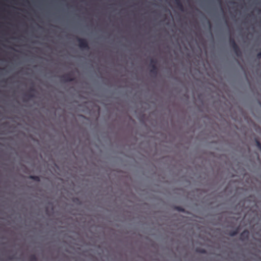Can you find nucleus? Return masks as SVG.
I'll return each mask as SVG.
<instances>
[{"instance_id":"1","label":"nucleus","mask_w":261,"mask_h":261,"mask_svg":"<svg viewBox=\"0 0 261 261\" xmlns=\"http://www.w3.org/2000/svg\"><path fill=\"white\" fill-rule=\"evenodd\" d=\"M229 44H230V47L232 48L234 53L237 55V56L240 57L242 55V53L241 51V50H240L239 46L236 43L234 39L233 38H230Z\"/></svg>"},{"instance_id":"2","label":"nucleus","mask_w":261,"mask_h":261,"mask_svg":"<svg viewBox=\"0 0 261 261\" xmlns=\"http://www.w3.org/2000/svg\"><path fill=\"white\" fill-rule=\"evenodd\" d=\"M77 39L79 42V46L80 48L86 50H88L89 49L88 42L85 39L77 38Z\"/></svg>"},{"instance_id":"3","label":"nucleus","mask_w":261,"mask_h":261,"mask_svg":"<svg viewBox=\"0 0 261 261\" xmlns=\"http://www.w3.org/2000/svg\"><path fill=\"white\" fill-rule=\"evenodd\" d=\"M156 61L154 59H151L150 60V67H151V69H150V72L156 74L158 72V68L156 66Z\"/></svg>"},{"instance_id":"4","label":"nucleus","mask_w":261,"mask_h":261,"mask_svg":"<svg viewBox=\"0 0 261 261\" xmlns=\"http://www.w3.org/2000/svg\"><path fill=\"white\" fill-rule=\"evenodd\" d=\"M61 78L62 81L65 82H69L74 80V78L73 77L71 73L63 74L61 76Z\"/></svg>"},{"instance_id":"5","label":"nucleus","mask_w":261,"mask_h":261,"mask_svg":"<svg viewBox=\"0 0 261 261\" xmlns=\"http://www.w3.org/2000/svg\"><path fill=\"white\" fill-rule=\"evenodd\" d=\"M249 236V231L247 230H244L240 234V239L242 241H245L248 239Z\"/></svg>"},{"instance_id":"6","label":"nucleus","mask_w":261,"mask_h":261,"mask_svg":"<svg viewBox=\"0 0 261 261\" xmlns=\"http://www.w3.org/2000/svg\"><path fill=\"white\" fill-rule=\"evenodd\" d=\"M175 2L177 8H178L180 10L182 11L184 9V6L180 0H175Z\"/></svg>"},{"instance_id":"7","label":"nucleus","mask_w":261,"mask_h":261,"mask_svg":"<svg viewBox=\"0 0 261 261\" xmlns=\"http://www.w3.org/2000/svg\"><path fill=\"white\" fill-rule=\"evenodd\" d=\"M29 178L33 179L35 181H38V182L40 181V178L39 176H36V175H30L29 176Z\"/></svg>"},{"instance_id":"8","label":"nucleus","mask_w":261,"mask_h":261,"mask_svg":"<svg viewBox=\"0 0 261 261\" xmlns=\"http://www.w3.org/2000/svg\"><path fill=\"white\" fill-rule=\"evenodd\" d=\"M238 229H237L231 231L229 233V236H230L231 237H233V236H235L236 235H237L238 234Z\"/></svg>"},{"instance_id":"9","label":"nucleus","mask_w":261,"mask_h":261,"mask_svg":"<svg viewBox=\"0 0 261 261\" xmlns=\"http://www.w3.org/2000/svg\"><path fill=\"white\" fill-rule=\"evenodd\" d=\"M30 261H37V257L35 255H32L30 257Z\"/></svg>"},{"instance_id":"10","label":"nucleus","mask_w":261,"mask_h":261,"mask_svg":"<svg viewBox=\"0 0 261 261\" xmlns=\"http://www.w3.org/2000/svg\"><path fill=\"white\" fill-rule=\"evenodd\" d=\"M256 144L257 148L261 150V143L258 140H256Z\"/></svg>"},{"instance_id":"11","label":"nucleus","mask_w":261,"mask_h":261,"mask_svg":"<svg viewBox=\"0 0 261 261\" xmlns=\"http://www.w3.org/2000/svg\"><path fill=\"white\" fill-rule=\"evenodd\" d=\"M176 209L178 211H180V212H184V209L181 207H179V206H177L176 207Z\"/></svg>"},{"instance_id":"12","label":"nucleus","mask_w":261,"mask_h":261,"mask_svg":"<svg viewBox=\"0 0 261 261\" xmlns=\"http://www.w3.org/2000/svg\"><path fill=\"white\" fill-rule=\"evenodd\" d=\"M256 57L257 59H259L261 58V51L257 53V54L256 55Z\"/></svg>"},{"instance_id":"13","label":"nucleus","mask_w":261,"mask_h":261,"mask_svg":"<svg viewBox=\"0 0 261 261\" xmlns=\"http://www.w3.org/2000/svg\"><path fill=\"white\" fill-rule=\"evenodd\" d=\"M29 96L30 97L32 98V97H34V95L33 94H31V93H29Z\"/></svg>"},{"instance_id":"14","label":"nucleus","mask_w":261,"mask_h":261,"mask_svg":"<svg viewBox=\"0 0 261 261\" xmlns=\"http://www.w3.org/2000/svg\"><path fill=\"white\" fill-rule=\"evenodd\" d=\"M35 91V90L33 88L30 89V91Z\"/></svg>"},{"instance_id":"15","label":"nucleus","mask_w":261,"mask_h":261,"mask_svg":"<svg viewBox=\"0 0 261 261\" xmlns=\"http://www.w3.org/2000/svg\"><path fill=\"white\" fill-rule=\"evenodd\" d=\"M202 252H204L205 251L204 250H202V251H201Z\"/></svg>"},{"instance_id":"16","label":"nucleus","mask_w":261,"mask_h":261,"mask_svg":"<svg viewBox=\"0 0 261 261\" xmlns=\"http://www.w3.org/2000/svg\"><path fill=\"white\" fill-rule=\"evenodd\" d=\"M260 12H261V9L259 10Z\"/></svg>"}]
</instances>
